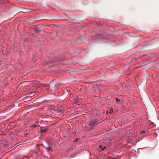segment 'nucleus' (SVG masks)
<instances>
[{
	"mask_svg": "<svg viewBox=\"0 0 159 159\" xmlns=\"http://www.w3.org/2000/svg\"><path fill=\"white\" fill-rule=\"evenodd\" d=\"M98 121V119H95L92 120L90 121L89 123V125L90 126H92L95 124H96Z\"/></svg>",
	"mask_w": 159,
	"mask_h": 159,
	"instance_id": "nucleus-1",
	"label": "nucleus"
},
{
	"mask_svg": "<svg viewBox=\"0 0 159 159\" xmlns=\"http://www.w3.org/2000/svg\"><path fill=\"white\" fill-rule=\"evenodd\" d=\"M56 85V83L53 82V80L51 81L49 84L50 88H52L54 87Z\"/></svg>",
	"mask_w": 159,
	"mask_h": 159,
	"instance_id": "nucleus-2",
	"label": "nucleus"
},
{
	"mask_svg": "<svg viewBox=\"0 0 159 159\" xmlns=\"http://www.w3.org/2000/svg\"><path fill=\"white\" fill-rule=\"evenodd\" d=\"M47 130V129L46 128H41L40 129V131L41 133H44Z\"/></svg>",
	"mask_w": 159,
	"mask_h": 159,
	"instance_id": "nucleus-3",
	"label": "nucleus"
},
{
	"mask_svg": "<svg viewBox=\"0 0 159 159\" xmlns=\"http://www.w3.org/2000/svg\"><path fill=\"white\" fill-rule=\"evenodd\" d=\"M46 148V149L48 151H51V150H52L51 148L50 147H48Z\"/></svg>",
	"mask_w": 159,
	"mask_h": 159,
	"instance_id": "nucleus-4",
	"label": "nucleus"
},
{
	"mask_svg": "<svg viewBox=\"0 0 159 159\" xmlns=\"http://www.w3.org/2000/svg\"><path fill=\"white\" fill-rule=\"evenodd\" d=\"M146 97H147V98L148 99V101L149 102H150V99H149L148 96V95H147V94H146Z\"/></svg>",
	"mask_w": 159,
	"mask_h": 159,
	"instance_id": "nucleus-5",
	"label": "nucleus"
},
{
	"mask_svg": "<svg viewBox=\"0 0 159 159\" xmlns=\"http://www.w3.org/2000/svg\"><path fill=\"white\" fill-rule=\"evenodd\" d=\"M113 110L112 108H111L109 111V112L110 113H112L113 112Z\"/></svg>",
	"mask_w": 159,
	"mask_h": 159,
	"instance_id": "nucleus-6",
	"label": "nucleus"
},
{
	"mask_svg": "<svg viewBox=\"0 0 159 159\" xmlns=\"http://www.w3.org/2000/svg\"><path fill=\"white\" fill-rule=\"evenodd\" d=\"M43 86L46 87L49 86V84H45L43 85Z\"/></svg>",
	"mask_w": 159,
	"mask_h": 159,
	"instance_id": "nucleus-7",
	"label": "nucleus"
},
{
	"mask_svg": "<svg viewBox=\"0 0 159 159\" xmlns=\"http://www.w3.org/2000/svg\"><path fill=\"white\" fill-rule=\"evenodd\" d=\"M78 139H79L78 138H76L74 140V142H76L78 141Z\"/></svg>",
	"mask_w": 159,
	"mask_h": 159,
	"instance_id": "nucleus-8",
	"label": "nucleus"
},
{
	"mask_svg": "<svg viewBox=\"0 0 159 159\" xmlns=\"http://www.w3.org/2000/svg\"><path fill=\"white\" fill-rule=\"evenodd\" d=\"M116 100L118 102H120V99H119L117 98H116Z\"/></svg>",
	"mask_w": 159,
	"mask_h": 159,
	"instance_id": "nucleus-9",
	"label": "nucleus"
},
{
	"mask_svg": "<svg viewBox=\"0 0 159 159\" xmlns=\"http://www.w3.org/2000/svg\"><path fill=\"white\" fill-rule=\"evenodd\" d=\"M106 148V147H104V148H102V151H103V150H104V149H105V148Z\"/></svg>",
	"mask_w": 159,
	"mask_h": 159,
	"instance_id": "nucleus-10",
	"label": "nucleus"
},
{
	"mask_svg": "<svg viewBox=\"0 0 159 159\" xmlns=\"http://www.w3.org/2000/svg\"><path fill=\"white\" fill-rule=\"evenodd\" d=\"M145 133V131H142L141 132V133Z\"/></svg>",
	"mask_w": 159,
	"mask_h": 159,
	"instance_id": "nucleus-11",
	"label": "nucleus"
},
{
	"mask_svg": "<svg viewBox=\"0 0 159 159\" xmlns=\"http://www.w3.org/2000/svg\"><path fill=\"white\" fill-rule=\"evenodd\" d=\"M75 102H76H76H78V100H75Z\"/></svg>",
	"mask_w": 159,
	"mask_h": 159,
	"instance_id": "nucleus-12",
	"label": "nucleus"
},
{
	"mask_svg": "<svg viewBox=\"0 0 159 159\" xmlns=\"http://www.w3.org/2000/svg\"><path fill=\"white\" fill-rule=\"evenodd\" d=\"M107 114H108V111H107Z\"/></svg>",
	"mask_w": 159,
	"mask_h": 159,
	"instance_id": "nucleus-13",
	"label": "nucleus"
}]
</instances>
